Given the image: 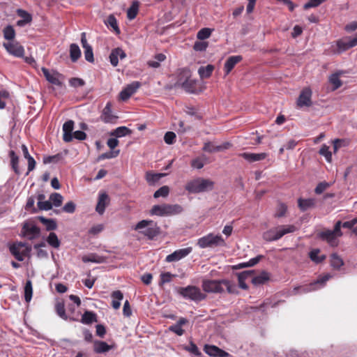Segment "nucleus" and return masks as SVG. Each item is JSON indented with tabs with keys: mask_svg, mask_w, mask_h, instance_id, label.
I'll use <instances>...</instances> for the list:
<instances>
[{
	"mask_svg": "<svg viewBox=\"0 0 357 357\" xmlns=\"http://www.w3.org/2000/svg\"><path fill=\"white\" fill-rule=\"evenodd\" d=\"M202 287L205 292L222 294L226 289L229 294L238 293L236 284L229 280H204Z\"/></svg>",
	"mask_w": 357,
	"mask_h": 357,
	"instance_id": "f257e3e1",
	"label": "nucleus"
},
{
	"mask_svg": "<svg viewBox=\"0 0 357 357\" xmlns=\"http://www.w3.org/2000/svg\"><path fill=\"white\" fill-rule=\"evenodd\" d=\"M214 185L215 183L211 179L198 177L189 181L186 183L185 189L189 193L198 194L213 190Z\"/></svg>",
	"mask_w": 357,
	"mask_h": 357,
	"instance_id": "f03ea898",
	"label": "nucleus"
},
{
	"mask_svg": "<svg viewBox=\"0 0 357 357\" xmlns=\"http://www.w3.org/2000/svg\"><path fill=\"white\" fill-rule=\"evenodd\" d=\"M176 293L186 300L199 303L206 298V295L201 289L194 285H188L185 287H176Z\"/></svg>",
	"mask_w": 357,
	"mask_h": 357,
	"instance_id": "7ed1b4c3",
	"label": "nucleus"
},
{
	"mask_svg": "<svg viewBox=\"0 0 357 357\" xmlns=\"http://www.w3.org/2000/svg\"><path fill=\"white\" fill-rule=\"evenodd\" d=\"M183 211V207L179 204H163L154 205L150 211V213L152 215L171 216L180 214Z\"/></svg>",
	"mask_w": 357,
	"mask_h": 357,
	"instance_id": "20e7f679",
	"label": "nucleus"
},
{
	"mask_svg": "<svg viewBox=\"0 0 357 357\" xmlns=\"http://www.w3.org/2000/svg\"><path fill=\"white\" fill-rule=\"evenodd\" d=\"M139 231L149 239L152 240L160 233V228L153 220H143L139 221L134 228Z\"/></svg>",
	"mask_w": 357,
	"mask_h": 357,
	"instance_id": "39448f33",
	"label": "nucleus"
},
{
	"mask_svg": "<svg viewBox=\"0 0 357 357\" xmlns=\"http://www.w3.org/2000/svg\"><path fill=\"white\" fill-rule=\"evenodd\" d=\"M296 230L294 225L280 226L275 229H270L263 234V238L266 241H275L281 238L287 234L293 233Z\"/></svg>",
	"mask_w": 357,
	"mask_h": 357,
	"instance_id": "423d86ee",
	"label": "nucleus"
},
{
	"mask_svg": "<svg viewBox=\"0 0 357 357\" xmlns=\"http://www.w3.org/2000/svg\"><path fill=\"white\" fill-rule=\"evenodd\" d=\"M331 278V275L330 274H326L317 280L311 282L308 285L301 286L295 287L293 290L294 294H305L312 291H314L324 286L325 283Z\"/></svg>",
	"mask_w": 357,
	"mask_h": 357,
	"instance_id": "0eeeda50",
	"label": "nucleus"
},
{
	"mask_svg": "<svg viewBox=\"0 0 357 357\" xmlns=\"http://www.w3.org/2000/svg\"><path fill=\"white\" fill-rule=\"evenodd\" d=\"M225 244V241L220 235H214L209 234L206 235L197 241V245L201 248H206L211 246L222 245Z\"/></svg>",
	"mask_w": 357,
	"mask_h": 357,
	"instance_id": "6e6552de",
	"label": "nucleus"
},
{
	"mask_svg": "<svg viewBox=\"0 0 357 357\" xmlns=\"http://www.w3.org/2000/svg\"><path fill=\"white\" fill-rule=\"evenodd\" d=\"M22 234L29 240H33L40 236V229L33 222H26L22 226Z\"/></svg>",
	"mask_w": 357,
	"mask_h": 357,
	"instance_id": "1a4fd4ad",
	"label": "nucleus"
},
{
	"mask_svg": "<svg viewBox=\"0 0 357 357\" xmlns=\"http://www.w3.org/2000/svg\"><path fill=\"white\" fill-rule=\"evenodd\" d=\"M3 46L10 54L15 57L21 58L24 55V49L18 42L3 43Z\"/></svg>",
	"mask_w": 357,
	"mask_h": 357,
	"instance_id": "9d476101",
	"label": "nucleus"
},
{
	"mask_svg": "<svg viewBox=\"0 0 357 357\" xmlns=\"http://www.w3.org/2000/svg\"><path fill=\"white\" fill-rule=\"evenodd\" d=\"M312 90L309 87L304 88L298 99H297V105L298 107L301 108L303 107H310L312 105Z\"/></svg>",
	"mask_w": 357,
	"mask_h": 357,
	"instance_id": "9b49d317",
	"label": "nucleus"
},
{
	"mask_svg": "<svg viewBox=\"0 0 357 357\" xmlns=\"http://www.w3.org/2000/svg\"><path fill=\"white\" fill-rule=\"evenodd\" d=\"M142 86L138 81H134L128 84L119 93V98L123 101H126L133 95L137 89Z\"/></svg>",
	"mask_w": 357,
	"mask_h": 357,
	"instance_id": "f8f14e48",
	"label": "nucleus"
},
{
	"mask_svg": "<svg viewBox=\"0 0 357 357\" xmlns=\"http://www.w3.org/2000/svg\"><path fill=\"white\" fill-rule=\"evenodd\" d=\"M192 250V248L191 247L176 250L172 254L167 255L165 260L167 262L178 261L188 256L191 253Z\"/></svg>",
	"mask_w": 357,
	"mask_h": 357,
	"instance_id": "ddd939ff",
	"label": "nucleus"
},
{
	"mask_svg": "<svg viewBox=\"0 0 357 357\" xmlns=\"http://www.w3.org/2000/svg\"><path fill=\"white\" fill-rule=\"evenodd\" d=\"M204 351L211 357H233L228 352L215 345L206 344Z\"/></svg>",
	"mask_w": 357,
	"mask_h": 357,
	"instance_id": "4468645a",
	"label": "nucleus"
},
{
	"mask_svg": "<svg viewBox=\"0 0 357 357\" xmlns=\"http://www.w3.org/2000/svg\"><path fill=\"white\" fill-rule=\"evenodd\" d=\"M100 119L105 123H116L117 116L112 114V105L110 102H107L106 106L104 107Z\"/></svg>",
	"mask_w": 357,
	"mask_h": 357,
	"instance_id": "2eb2a0df",
	"label": "nucleus"
},
{
	"mask_svg": "<svg viewBox=\"0 0 357 357\" xmlns=\"http://www.w3.org/2000/svg\"><path fill=\"white\" fill-rule=\"evenodd\" d=\"M24 246H26L25 243L20 242L17 244L10 245L9 248L10 252L19 261H22L26 256V252H22V251L20 250V249Z\"/></svg>",
	"mask_w": 357,
	"mask_h": 357,
	"instance_id": "dca6fc26",
	"label": "nucleus"
},
{
	"mask_svg": "<svg viewBox=\"0 0 357 357\" xmlns=\"http://www.w3.org/2000/svg\"><path fill=\"white\" fill-rule=\"evenodd\" d=\"M75 123L73 120L66 121L63 125V140L65 142H70L73 140V130Z\"/></svg>",
	"mask_w": 357,
	"mask_h": 357,
	"instance_id": "f3484780",
	"label": "nucleus"
},
{
	"mask_svg": "<svg viewBox=\"0 0 357 357\" xmlns=\"http://www.w3.org/2000/svg\"><path fill=\"white\" fill-rule=\"evenodd\" d=\"M109 202V196L107 193L103 192L100 194L98 201L96 207V212L102 215L105 211L106 206L108 205Z\"/></svg>",
	"mask_w": 357,
	"mask_h": 357,
	"instance_id": "a211bd4d",
	"label": "nucleus"
},
{
	"mask_svg": "<svg viewBox=\"0 0 357 357\" xmlns=\"http://www.w3.org/2000/svg\"><path fill=\"white\" fill-rule=\"evenodd\" d=\"M42 71L43 73L44 76L46 79L51 84H54L56 86H61V82L59 79L60 74L56 72L50 73L48 69L45 68H42Z\"/></svg>",
	"mask_w": 357,
	"mask_h": 357,
	"instance_id": "6ab92c4d",
	"label": "nucleus"
},
{
	"mask_svg": "<svg viewBox=\"0 0 357 357\" xmlns=\"http://www.w3.org/2000/svg\"><path fill=\"white\" fill-rule=\"evenodd\" d=\"M243 59L242 56L236 55V56H229L225 63L224 70L226 75H228L234 66L241 61Z\"/></svg>",
	"mask_w": 357,
	"mask_h": 357,
	"instance_id": "aec40b11",
	"label": "nucleus"
},
{
	"mask_svg": "<svg viewBox=\"0 0 357 357\" xmlns=\"http://www.w3.org/2000/svg\"><path fill=\"white\" fill-rule=\"evenodd\" d=\"M230 146V144L227 142L221 145L215 146L211 142H206L202 148L203 151L209 153L219 152L227 149Z\"/></svg>",
	"mask_w": 357,
	"mask_h": 357,
	"instance_id": "412c9836",
	"label": "nucleus"
},
{
	"mask_svg": "<svg viewBox=\"0 0 357 357\" xmlns=\"http://www.w3.org/2000/svg\"><path fill=\"white\" fill-rule=\"evenodd\" d=\"M240 156L243 158L245 160H246L249 162H253L264 160L267 157V153H242L240 154Z\"/></svg>",
	"mask_w": 357,
	"mask_h": 357,
	"instance_id": "4be33fe9",
	"label": "nucleus"
},
{
	"mask_svg": "<svg viewBox=\"0 0 357 357\" xmlns=\"http://www.w3.org/2000/svg\"><path fill=\"white\" fill-rule=\"evenodd\" d=\"M319 236L322 240L326 241L331 245L336 246L337 240L336 235L331 230L323 231L319 234Z\"/></svg>",
	"mask_w": 357,
	"mask_h": 357,
	"instance_id": "5701e85b",
	"label": "nucleus"
},
{
	"mask_svg": "<svg viewBox=\"0 0 357 357\" xmlns=\"http://www.w3.org/2000/svg\"><path fill=\"white\" fill-rule=\"evenodd\" d=\"M82 259L84 263L92 262L96 264H102L106 262L107 257L99 255L96 253H91L88 255L84 256Z\"/></svg>",
	"mask_w": 357,
	"mask_h": 357,
	"instance_id": "b1692460",
	"label": "nucleus"
},
{
	"mask_svg": "<svg viewBox=\"0 0 357 357\" xmlns=\"http://www.w3.org/2000/svg\"><path fill=\"white\" fill-rule=\"evenodd\" d=\"M111 349L112 346L103 341L96 340L93 343V351L96 354H104Z\"/></svg>",
	"mask_w": 357,
	"mask_h": 357,
	"instance_id": "393cba45",
	"label": "nucleus"
},
{
	"mask_svg": "<svg viewBox=\"0 0 357 357\" xmlns=\"http://www.w3.org/2000/svg\"><path fill=\"white\" fill-rule=\"evenodd\" d=\"M270 280V274L266 271H262L260 274L252 278V283L254 285L264 284Z\"/></svg>",
	"mask_w": 357,
	"mask_h": 357,
	"instance_id": "a878e982",
	"label": "nucleus"
},
{
	"mask_svg": "<svg viewBox=\"0 0 357 357\" xmlns=\"http://www.w3.org/2000/svg\"><path fill=\"white\" fill-rule=\"evenodd\" d=\"M111 296L112 298V306L114 309L118 310L121 306V301L123 298V293L119 290H116L112 293Z\"/></svg>",
	"mask_w": 357,
	"mask_h": 357,
	"instance_id": "bb28decb",
	"label": "nucleus"
},
{
	"mask_svg": "<svg viewBox=\"0 0 357 357\" xmlns=\"http://www.w3.org/2000/svg\"><path fill=\"white\" fill-rule=\"evenodd\" d=\"M298 207L301 211H305L307 209L313 207L315 205V199L312 198L310 199H298Z\"/></svg>",
	"mask_w": 357,
	"mask_h": 357,
	"instance_id": "cd10ccee",
	"label": "nucleus"
},
{
	"mask_svg": "<svg viewBox=\"0 0 357 357\" xmlns=\"http://www.w3.org/2000/svg\"><path fill=\"white\" fill-rule=\"evenodd\" d=\"M9 156L10 158V165L15 173L17 175L20 174L19 169V157L17 155L14 151H10Z\"/></svg>",
	"mask_w": 357,
	"mask_h": 357,
	"instance_id": "c85d7f7f",
	"label": "nucleus"
},
{
	"mask_svg": "<svg viewBox=\"0 0 357 357\" xmlns=\"http://www.w3.org/2000/svg\"><path fill=\"white\" fill-rule=\"evenodd\" d=\"M81 56V50L75 43L70 45V58L73 62H76Z\"/></svg>",
	"mask_w": 357,
	"mask_h": 357,
	"instance_id": "c756f323",
	"label": "nucleus"
},
{
	"mask_svg": "<svg viewBox=\"0 0 357 357\" xmlns=\"http://www.w3.org/2000/svg\"><path fill=\"white\" fill-rule=\"evenodd\" d=\"M214 70V66L208 64L206 66H201L198 69V73L202 79L208 78Z\"/></svg>",
	"mask_w": 357,
	"mask_h": 357,
	"instance_id": "7c9ffc66",
	"label": "nucleus"
},
{
	"mask_svg": "<svg viewBox=\"0 0 357 357\" xmlns=\"http://www.w3.org/2000/svg\"><path fill=\"white\" fill-rule=\"evenodd\" d=\"M319 249H313L309 253V257L316 264H319L326 259V255H319Z\"/></svg>",
	"mask_w": 357,
	"mask_h": 357,
	"instance_id": "2f4dec72",
	"label": "nucleus"
},
{
	"mask_svg": "<svg viewBox=\"0 0 357 357\" xmlns=\"http://www.w3.org/2000/svg\"><path fill=\"white\" fill-rule=\"evenodd\" d=\"M82 323L84 324H90L93 322H96V314L91 311H86L82 317Z\"/></svg>",
	"mask_w": 357,
	"mask_h": 357,
	"instance_id": "473e14b6",
	"label": "nucleus"
},
{
	"mask_svg": "<svg viewBox=\"0 0 357 357\" xmlns=\"http://www.w3.org/2000/svg\"><path fill=\"white\" fill-rule=\"evenodd\" d=\"M38 220L46 227L47 231L55 230L57 227L56 222L53 219H47L43 216H39Z\"/></svg>",
	"mask_w": 357,
	"mask_h": 357,
	"instance_id": "72a5a7b5",
	"label": "nucleus"
},
{
	"mask_svg": "<svg viewBox=\"0 0 357 357\" xmlns=\"http://www.w3.org/2000/svg\"><path fill=\"white\" fill-rule=\"evenodd\" d=\"M3 37L8 42L13 41L15 37V31L12 25H7L3 29Z\"/></svg>",
	"mask_w": 357,
	"mask_h": 357,
	"instance_id": "f704fd0d",
	"label": "nucleus"
},
{
	"mask_svg": "<svg viewBox=\"0 0 357 357\" xmlns=\"http://www.w3.org/2000/svg\"><path fill=\"white\" fill-rule=\"evenodd\" d=\"M132 131L126 126H120L116 128L112 133V135L116 137H122L128 135H130Z\"/></svg>",
	"mask_w": 357,
	"mask_h": 357,
	"instance_id": "c9c22d12",
	"label": "nucleus"
},
{
	"mask_svg": "<svg viewBox=\"0 0 357 357\" xmlns=\"http://www.w3.org/2000/svg\"><path fill=\"white\" fill-rule=\"evenodd\" d=\"M139 10V3L133 1L130 7L127 10V17L130 20L135 18Z\"/></svg>",
	"mask_w": 357,
	"mask_h": 357,
	"instance_id": "e433bc0d",
	"label": "nucleus"
},
{
	"mask_svg": "<svg viewBox=\"0 0 357 357\" xmlns=\"http://www.w3.org/2000/svg\"><path fill=\"white\" fill-rule=\"evenodd\" d=\"M33 295V287H32V282L30 280H28L25 284L24 287V299L26 302H29L32 298Z\"/></svg>",
	"mask_w": 357,
	"mask_h": 357,
	"instance_id": "4c0bfd02",
	"label": "nucleus"
},
{
	"mask_svg": "<svg viewBox=\"0 0 357 357\" xmlns=\"http://www.w3.org/2000/svg\"><path fill=\"white\" fill-rule=\"evenodd\" d=\"M331 265L333 268L339 269L344 265L343 260L335 253L331 257Z\"/></svg>",
	"mask_w": 357,
	"mask_h": 357,
	"instance_id": "58836bf2",
	"label": "nucleus"
},
{
	"mask_svg": "<svg viewBox=\"0 0 357 357\" xmlns=\"http://www.w3.org/2000/svg\"><path fill=\"white\" fill-rule=\"evenodd\" d=\"M337 47L338 50V52L341 53L342 52H344L350 48H351V46H350L349 40L348 38H343L342 40H340L337 42Z\"/></svg>",
	"mask_w": 357,
	"mask_h": 357,
	"instance_id": "ea45409f",
	"label": "nucleus"
},
{
	"mask_svg": "<svg viewBox=\"0 0 357 357\" xmlns=\"http://www.w3.org/2000/svg\"><path fill=\"white\" fill-rule=\"evenodd\" d=\"M47 242L50 246L54 248H58L61 243L57 235L54 232L50 233L47 238Z\"/></svg>",
	"mask_w": 357,
	"mask_h": 357,
	"instance_id": "a19ab883",
	"label": "nucleus"
},
{
	"mask_svg": "<svg viewBox=\"0 0 357 357\" xmlns=\"http://www.w3.org/2000/svg\"><path fill=\"white\" fill-rule=\"evenodd\" d=\"M50 202L52 206L59 207L62 204L63 197V196L57 192L52 193L50 197Z\"/></svg>",
	"mask_w": 357,
	"mask_h": 357,
	"instance_id": "79ce46f5",
	"label": "nucleus"
},
{
	"mask_svg": "<svg viewBox=\"0 0 357 357\" xmlns=\"http://www.w3.org/2000/svg\"><path fill=\"white\" fill-rule=\"evenodd\" d=\"M184 349L189 351L195 357H200L202 356V353L199 350L197 346L192 341L190 342L188 346L184 347Z\"/></svg>",
	"mask_w": 357,
	"mask_h": 357,
	"instance_id": "37998d69",
	"label": "nucleus"
},
{
	"mask_svg": "<svg viewBox=\"0 0 357 357\" xmlns=\"http://www.w3.org/2000/svg\"><path fill=\"white\" fill-rule=\"evenodd\" d=\"M329 82L333 84V90H336V89H339L342 84V83L340 79V73H337L332 74L329 77Z\"/></svg>",
	"mask_w": 357,
	"mask_h": 357,
	"instance_id": "c03bdc74",
	"label": "nucleus"
},
{
	"mask_svg": "<svg viewBox=\"0 0 357 357\" xmlns=\"http://www.w3.org/2000/svg\"><path fill=\"white\" fill-rule=\"evenodd\" d=\"M182 88L185 91L193 93L195 91V82L192 79H186L182 83Z\"/></svg>",
	"mask_w": 357,
	"mask_h": 357,
	"instance_id": "a18cd8bd",
	"label": "nucleus"
},
{
	"mask_svg": "<svg viewBox=\"0 0 357 357\" xmlns=\"http://www.w3.org/2000/svg\"><path fill=\"white\" fill-rule=\"evenodd\" d=\"M105 23L108 26L112 27L117 33H120V30L117 24V20L114 15H109Z\"/></svg>",
	"mask_w": 357,
	"mask_h": 357,
	"instance_id": "49530a36",
	"label": "nucleus"
},
{
	"mask_svg": "<svg viewBox=\"0 0 357 357\" xmlns=\"http://www.w3.org/2000/svg\"><path fill=\"white\" fill-rule=\"evenodd\" d=\"M56 314L63 319L67 320L68 317L66 314L65 306L63 303L58 302L55 305Z\"/></svg>",
	"mask_w": 357,
	"mask_h": 357,
	"instance_id": "de8ad7c7",
	"label": "nucleus"
},
{
	"mask_svg": "<svg viewBox=\"0 0 357 357\" xmlns=\"http://www.w3.org/2000/svg\"><path fill=\"white\" fill-rule=\"evenodd\" d=\"M319 154L323 155L327 162H331L332 160V153L329 151V147L326 144L321 146L319 151Z\"/></svg>",
	"mask_w": 357,
	"mask_h": 357,
	"instance_id": "09e8293b",
	"label": "nucleus"
},
{
	"mask_svg": "<svg viewBox=\"0 0 357 357\" xmlns=\"http://www.w3.org/2000/svg\"><path fill=\"white\" fill-rule=\"evenodd\" d=\"M169 192V188L167 185L162 186L158 190H157L154 194L153 197L154 198H159L160 197H166L168 196Z\"/></svg>",
	"mask_w": 357,
	"mask_h": 357,
	"instance_id": "8fccbe9b",
	"label": "nucleus"
},
{
	"mask_svg": "<svg viewBox=\"0 0 357 357\" xmlns=\"http://www.w3.org/2000/svg\"><path fill=\"white\" fill-rule=\"evenodd\" d=\"M164 176V174H153L147 172L146 178L147 182H149V183H155L158 182Z\"/></svg>",
	"mask_w": 357,
	"mask_h": 357,
	"instance_id": "3c124183",
	"label": "nucleus"
},
{
	"mask_svg": "<svg viewBox=\"0 0 357 357\" xmlns=\"http://www.w3.org/2000/svg\"><path fill=\"white\" fill-rule=\"evenodd\" d=\"M212 30L209 28H203L197 33V37L198 39L203 40L210 37Z\"/></svg>",
	"mask_w": 357,
	"mask_h": 357,
	"instance_id": "603ef678",
	"label": "nucleus"
},
{
	"mask_svg": "<svg viewBox=\"0 0 357 357\" xmlns=\"http://www.w3.org/2000/svg\"><path fill=\"white\" fill-rule=\"evenodd\" d=\"M119 150L110 151L99 155L98 160H105L116 158L119 154Z\"/></svg>",
	"mask_w": 357,
	"mask_h": 357,
	"instance_id": "864d4df0",
	"label": "nucleus"
},
{
	"mask_svg": "<svg viewBox=\"0 0 357 357\" xmlns=\"http://www.w3.org/2000/svg\"><path fill=\"white\" fill-rule=\"evenodd\" d=\"M62 156L61 154L58 153L54 155H49L43 158V163L44 164H50L52 162L56 163L58 162Z\"/></svg>",
	"mask_w": 357,
	"mask_h": 357,
	"instance_id": "5fc2aeb1",
	"label": "nucleus"
},
{
	"mask_svg": "<svg viewBox=\"0 0 357 357\" xmlns=\"http://www.w3.org/2000/svg\"><path fill=\"white\" fill-rule=\"evenodd\" d=\"M75 208L76 204L73 202L70 201L63 206L61 211L67 213H73L75 211Z\"/></svg>",
	"mask_w": 357,
	"mask_h": 357,
	"instance_id": "6e6d98bb",
	"label": "nucleus"
},
{
	"mask_svg": "<svg viewBox=\"0 0 357 357\" xmlns=\"http://www.w3.org/2000/svg\"><path fill=\"white\" fill-rule=\"evenodd\" d=\"M330 183L324 181L317 184V187L314 189V192L317 195H320L324 192L328 188L330 187Z\"/></svg>",
	"mask_w": 357,
	"mask_h": 357,
	"instance_id": "4d7b16f0",
	"label": "nucleus"
},
{
	"mask_svg": "<svg viewBox=\"0 0 357 357\" xmlns=\"http://www.w3.org/2000/svg\"><path fill=\"white\" fill-rule=\"evenodd\" d=\"M254 271H244L238 273V280H246L253 277Z\"/></svg>",
	"mask_w": 357,
	"mask_h": 357,
	"instance_id": "13d9d810",
	"label": "nucleus"
},
{
	"mask_svg": "<svg viewBox=\"0 0 357 357\" xmlns=\"http://www.w3.org/2000/svg\"><path fill=\"white\" fill-rule=\"evenodd\" d=\"M84 54L85 59L90 63L93 62V61H94L93 53V49H92L91 46L84 48Z\"/></svg>",
	"mask_w": 357,
	"mask_h": 357,
	"instance_id": "bf43d9fd",
	"label": "nucleus"
},
{
	"mask_svg": "<svg viewBox=\"0 0 357 357\" xmlns=\"http://www.w3.org/2000/svg\"><path fill=\"white\" fill-rule=\"evenodd\" d=\"M176 138V134L174 132H167L164 136L165 142L167 144H174Z\"/></svg>",
	"mask_w": 357,
	"mask_h": 357,
	"instance_id": "052dcab7",
	"label": "nucleus"
},
{
	"mask_svg": "<svg viewBox=\"0 0 357 357\" xmlns=\"http://www.w3.org/2000/svg\"><path fill=\"white\" fill-rule=\"evenodd\" d=\"M173 275L169 272L162 273L160 274V285H162L165 283H168L172 280Z\"/></svg>",
	"mask_w": 357,
	"mask_h": 357,
	"instance_id": "680f3d73",
	"label": "nucleus"
},
{
	"mask_svg": "<svg viewBox=\"0 0 357 357\" xmlns=\"http://www.w3.org/2000/svg\"><path fill=\"white\" fill-rule=\"evenodd\" d=\"M69 84L71 86L79 87V86H83L85 84V82L81 78L74 77V78H71L69 80Z\"/></svg>",
	"mask_w": 357,
	"mask_h": 357,
	"instance_id": "e2e57ef3",
	"label": "nucleus"
},
{
	"mask_svg": "<svg viewBox=\"0 0 357 357\" xmlns=\"http://www.w3.org/2000/svg\"><path fill=\"white\" fill-rule=\"evenodd\" d=\"M38 207L42 211H49L52 209V204L50 201L38 202Z\"/></svg>",
	"mask_w": 357,
	"mask_h": 357,
	"instance_id": "0e129e2a",
	"label": "nucleus"
},
{
	"mask_svg": "<svg viewBox=\"0 0 357 357\" xmlns=\"http://www.w3.org/2000/svg\"><path fill=\"white\" fill-rule=\"evenodd\" d=\"M169 330L179 336L183 335L184 333V330L182 328V326H178L176 324L170 326L169 327Z\"/></svg>",
	"mask_w": 357,
	"mask_h": 357,
	"instance_id": "69168bd1",
	"label": "nucleus"
},
{
	"mask_svg": "<svg viewBox=\"0 0 357 357\" xmlns=\"http://www.w3.org/2000/svg\"><path fill=\"white\" fill-rule=\"evenodd\" d=\"M118 52L116 49H114L109 54V61L113 66H116L119 63Z\"/></svg>",
	"mask_w": 357,
	"mask_h": 357,
	"instance_id": "338daca9",
	"label": "nucleus"
},
{
	"mask_svg": "<svg viewBox=\"0 0 357 357\" xmlns=\"http://www.w3.org/2000/svg\"><path fill=\"white\" fill-rule=\"evenodd\" d=\"M204 165V162L201 158H196L191 162V166L193 168L200 169H202Z\"/></svg>",
	"mask_w": 357,
	"mask_h": 357,
	"instance_id": "774afa93",
	"label": "nucleus"
}]
</instances>
